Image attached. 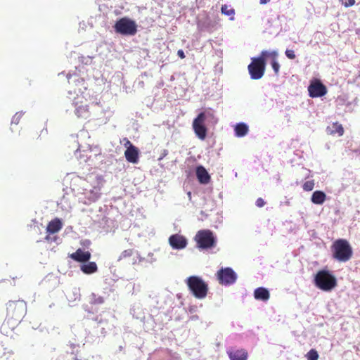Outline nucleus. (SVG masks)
I'll use <instances>...</instances> for the list:
<instances>
[{
    "label": "nucleus",
    "mask_w": 360,
    "mask_h": 360,
    "mask_svg": "<svg viewBox=\"0 0 360 360\" xmlns=\"http://www.w3.org/2000/svg\"><path fill=\"white\" fill-rule=\"evenodd\" d=\"M124 156L129 162L136 164L139 158V149L136 146L127 148L124 152Z\"/></svg>",
    "instance_id": "15"
},
{
    "label": "nucleus",
    "mask_w": 360,
    "mask_h": 360,
    "mask_svg": "<svg viewBox=\"0 0 360 360\" xmlns=\"http://www.w3.org/2000/svg\"><path fill=\"white\" fill-rule=\"evenodd\" d=\"M314 185L315 184L314 180L307 181L304 183L302 188L305 191H311L314 189Z\"/></svg>",
    "instance_id": "27"
},
{
    "label": "nucleus",
    "mask_w": 360,
    "mask_h": 360,
    "mask_svg": "<svg viewBox=\"0 0 360 360\" xmlns=\"http://www.w3.org/2000/svg\"><path fill=\"white\" fill-rule=\"evenodd\" d=\"M123 141L124 142V146L126 148V149L130 148L131 147H134V146L131 143V141L128 139L124 138L123 139Z\"/></svg>",
    "instance_id": "31"
},
{
    "label": "nucleus",
    "mask_w": 360,
    "mask_h": 360,
    "mask_svg": "<svg viewBox=\"0 0 360 360\" xmlns=\"http://www.w3.org/2000/svg\"><path fill=\"white\" fill-rule=\"evenodd\" d=\"M186 284L193 296L198 299L205 298L208 292V286L203 280L196 276H191L186 279Z\"/></svg>",
    "instance_id": "5"
},
{
    "label": "nucleus",
    "mask_w": 360,
    "mask_h": 360,
    "mask_svg": "<svg viewBox=\"0 0 360 360\" xmlns=\"http://www.w3.org/2000/svg\"><path fill=\"white\" fill-rule=\"evenodd\" d=\"M196 247L200 250H208L217 245V238L209 229H202L197 232L194 237Z\"/></svg>",
    "instance_id": "4"
},
{
    "label": "nucleus",
    "mask_w": 360,
    "mask_h": 360,
    "mask_svg": "<svg viewBox=\"0 0 360 360\" xmlns=\"http://www.w3.org/2000/svg\"><path fill=\"white\" fill-rule=\"evenodd\" d=\"M333 258L340 262H348L353 255V250L349 241L340 238L335 240L331 245Z\"/></svg>",
    "instance_id": "1"
},
{
    "label": "nucleus",
    "mask_w": 360,
    "mask_h": 360,
    "mask_svg": "<svg viewBox=\"0 0 360 360\" xmlns=\"http://www.w3.org/2000/svg\"><path fill=\"white\" fill-rule=\"evenodd\" d=\"M73 260L79 262H86L91 258V253L89 251H83L80 248L72 253L70 256Z\"/></svg>",
    "instance_id": "14"
},
{
    "label": "nucleus",
    "mask_w": 360,
    "mask_h": 360,
    "mask_svg": "<svg viewBox=\"0 0 360 360\" xmlns=\"http://www.w3.org/2000/svg\"><path fill=\"white\" fill-rule=\"evenodd\" d=\"M115 30L117 33L122 35H134L137 32L136 22L127 18H122L118 20L115 25Z\"/></svg>",
    "instance_id": "7"
},
{
    "label": "nucleus",
    "mask_w": 360,
    "mask_h": 360,
    "mask_svg": "<svg viewBox=\"0 0 360 360\" xmlns=\"http://www.w3.org/2000/svg\"><path fill=\"white\" fill-rule=\"evenodd\" d=\"M177 56H178L180 58H181V59H184V58H185V57H186V56H185V54H184V51H183V50H181V49L179 50V51H177Z\"/></svg>",
    "instance_id": "33"
},
{
    "label": "nucleus",
    "mask_w": 360,
    "mask_h": 360,
    "mask_svg": "<svg viewBox=\"0 0 360 360\" xmlns=\"http://www.w3.org/2000/svg\"><path fill=\"white\" fill-rule=\"evenodd\" d=\"M269 1H270V0H260V1H259V4H267Z\"/></svg>",
    "instance_id": "34"
},
{
    "label": "nucleus",
    "mask_w": 360,
    "mask_h": 360,
    "mask_svg": "<svg viewBox=\"0 0 360 360\" xmlns=\"http://www.w3.org/2000/svg\"><path fill=\"white\" fill-rule=\"evenodd\" d=\"M80 269L86 274H91L98 270L97 265L94 262H89L86 264L81 265Z\"/></svg>",
    "instance_id": "20"
},
{
    "label": "nucleus",
    "mask_w": 360,
    "mask_h": 360,
    "mask_svg": "<svg viewBox=\"0 0 360 360\" xmlns=\"http://www.w3.org/2000/svg\"><path fill=\"white\" fill-rule=\"evenodd\" d=\"M6 320L13 326L20 323L27 311V304L23 300L9 301L6 304Z\"/></svg>",
    "instance_id": "2"
},
{
    "label": "nucleus",
    "mask_w": 360,
    "mask_h": 360,
    "mask_svg": "<svg viewBox=\"0 0 360 360\" xmlns=\"http://www.w3.org/2000/svg\"><path fill=\"white\" fill-rule=\"evenodd\" d=\"M332 131L331 134H338L340 136H342L344 134V129L342 124L338 122H334L332 125Z\"/></svg>",
    "instance_id": "24"
},
{
    "label": "nucleus",
    "mask_w": 360,
    "mask_h": 360,
    "mask_svg": "<svg viewBox=\"0 0 360 360\" xmlns=\"http://www.w3.org/2000/svg\"><path fill=\"white\" fill-rule=\"evenodd\" d=\"M169 243L173 249L180 250L186 248L187 240L183 236L174 234L169 238Z\"/></svg>",
    "instance_id": "13"
},
{
    "label": "nucleus",
    "mask_w": 360,
    "mask_h": 360,
    "mask_svg": "<svg viewBox=\"0 0 360 360\" xmlns=\"http://www.w3.org/2000/svg\"><path fill=\"white\" fill-rule=\"evenodd\" d=\"M254 297L257 300L267 301L270 297L269 290L263 287L257 288L254 291Z\"/></svg>",
    "instance_id": "18"
},
{
    "label": "nucleus",
    "mask_w": 360,
    "mask_h": 360,
    "mask_svg": "<svg viewBox=\"0 0 360 360\" xmlns=\"http://www.w3.org/2000/svg\"><path fill=\"white\" fill-rule=\"evenodd\" d=\"M226 353L230 360H247L248 357V351L243 348L231 347L227 349Z\"/></svg>",
    "instance_id": "11"
},
{
    "label": "nucleus",
    "mask_w": 360,
    "mask_h": 360,
    "mask_svg": "<svg viewBox=\"0 0 360 360\" xmlns=\"http://www.w3.org/2000/svg\"><path fill=\"white\" fill-rule=\"evenodd\" d=\"M134 253V249H127L122 252L119 257V260L124 259L131 257Z\"/></svg>",
    "instance_id": "25"
},
{
    "label": "nucleus",
    "mask_w": 360,
    "mask_h": 360,
    "mask_svg": "<svg viewBox=\"0 0 360 360\" xmlns=\"http://www.w3.org/2000/svg\"><path fill=\"white\" fill-rule=\"evenodd\" d=\"M355 0H346L345 1H343L342 0V4L346 8L353 6L355 4Z\"/></svg>",
    "instance_id": "30"
},
{
    "label": "nucleus",
    "mask_w": 360,
    "mask_h": 360,
    "mask_svg": "<svg viewBox=\"0 0 360 360\" xmlns=\"http://www.w3.org/2000/svg\"><path fill=\"white\" fill-rule=\"evenodd\" d=\"M206 120L205 112H200L193 122V129L195 135L201 140H204L207 136V128L204 123Z\"/></svg>",
    "instance_id": "9"
},
{
    "label": "nucleus",
    "mask_w": 360,
    "mask_h": 360,
    "mask_svg": "<svg viewBox=\"0 0 360 360\" xmlns=\"http://www.w3.org/2000/svg\"><path fill=\"white\" fill-rule=\"evenodd\" d=\"M4 283V282H0V285H1Z\"/></svg>",
    "instance_id": "35"
},
{
    "label": "nucleus",
    "mask_w": 360,
    "mask_h": 360,
    "mask_svg": "<svg viewBox=\"0 0 360 360\" xmlns=\"http://www.w3.org/2000/svg\"><path fill=\"white\" fill-rule=\"evenodd\" d=\"M217 278L221 285H229L236 282L237 275L230 267L221 268L217 273Z\"/></svg>",
    "instance_id": "8"
},
{
    "label": "nucleus",
    "mask_w": 360,
    "mask_h": 360,
    "mask_svg": "<svg viewBox=\"0 0 360 360\" xmlns=\"http://www.w3.org/2000/svg\"><path fill=\"white\" fill-rule=\"evenodd\" d=\"M75 114L78 117L86 118L89 115V108L87 105H81L77 106Z\"/></svg>",
    "instance_id": "22"
},
{
    "label": "nucleus",
    "mask_w": 360,
    "mask_h": 360,
    "mask_svg": "<svg viewBox=\"0 0 360 360\" xmlns=\"http://www.w3.org/2000/svg\"><path fill=\"white\" fill-rule=\"evenodd\" d=\"M265 66L266 62L262 51L259 57L252 58V63L248 67L251 79H261L264 74Z\"/></svg>",
    "instance_id": "6"
},
{
    "label": "nucleus",
    "mask_w": 360,
    "mask_h": 360,
    "mask_svg": "<svg viewBox=\"0 0 360 360\" xmlns=\"http://www.w3.org/2000/svg\"><path fill=\"white\" fill-rule=\"evenodd\" d=\"M285 54L287 56V58L291 60H293L296 58L294 51L291 49H286Z\"/></svg>",
    "instance_id": "29"
},
{
    "label": "nucleus",
    "mask_w": 360,
    "mask_h": 360,
    "mask_svg": "<svg viewBox=\"0 0 360 360\" xmlns=\"http://www.w3.org/2000/svg\"><path fill=\"white\" fill-rule=\"evenodd\" d=\"M63 227V224L58 218L51 220L47 225L46 231L49 233L53 234L58 232Z\"/></svg>",
    "instance_id": "17"
},
{
    "label": "nucleus",
    "mask_w": 360,
    "mask_h": 360,
    "mask_svg": "<svg viewBox=\"0 0 360 360\" xmlns=\"http://www.w3.org/2000/svg\"><path fill=\"white\" fill-rule=\"evenodd\" d=\"M326 200V195L321 191H316L313 193L311 200L314 204L321 205Z\"/></svg>",
    "instance_id": "19"
},
{
    "label": "nucleus",
    "mask_w": 360,
    "mask_h": 360,
    "mask_svg": "<svg viewBox=\"0 0 360 360\" xmlns=\"http://www.w3.org/2000/svg\"><path fill=\"white\" fill-rule=\"evenodd\" d=\"M22 117V113L21 112H16L12 117L11 124H18L20 122Z\"/></svg>",
    "instance_id": "28"
},
{
    "label": "nucleus",
    "mask_w": 360,
    "mask_h": 360,
    "mask_svg": "<svg viewBox=\"0 0 360 360\" xmlns=\"http://www.w3.org/2000/svg\"><path fill=\"white\" fill-rule=\"evenodd\" d=\"M309 96L311 98L321 97L326 94V86L317 79L311 81L308 86Z\"/></svg>",
    "instance_id": "10"
},
{
    "label": "nucleus",
    "mask_w": 360,
    "mask_h": 360,
    "mask_svg": "<svg viewBox=\"0 0 360 360\" xmlns=\"http://www.w3.org/2000/svg\"><path fill=\"white\" fill-rule=\"evenodd\" d=\"M262 56H264V60L267 58L271 60V65L274 73L278 75L280 71V65L277 60L278 53L276 51H262Z\"/></svg>",
    "instance_id": "12"
},
{
    "label": "nucleus",
    "mask_w": 360,
    "mask_h": 360,
    "mask_svg": "<svg viewBox=\"0 0 360 360\" xmlns=\"http://www.w3.org/2000/svg\"><path fill=\"white\" fill-rule=\"evenodd\" d=\"M221 13L226 15L230 16V19L233 20L235 14L233 8H231L228 5H223L221 8Z\"/></svg>",
    "instance_id": "23"
},
{
    "label": "nucleus",
    "mask_w": 360,
    "mask_h": 360,
    "mask_svg": "<svg viewBox=\"0 0 360 360\" xmlns=\"http://www.w3.org/2000/svg\"><path fill=\"white\" fill-rule=\"evenodd\" d=\"M255 204L258 207H262L265 205L266 202L262 198H259L257 199Z\"/></svg>",
    "instance_id": "32"
},
{
    "label": "nucleus",
    "mask_w": 360,
    "mask_h": 360,
    "mask_svg": "<svg viewBox=\"0 0 360 360\" xmlns=\"http://www.w3.org/2000/svg\"><path fill=\"white\" fill-rule=\"evenodd\" d=\"M319 356L317 351L314 349H310L306 354L307 360H318Z\"/></svg>",
    "instance_id": "26"
},
{
    "label": "nucleus",
    "mask_w": 360,
    "mask_h": 360,
    "mask_svg": "<svg viewBox=\"0 0 360 360\" xmlns=\"http://www.w3.org/2000/svg\"><path fill=\"white\" fill-rule=\"evenodd\" d=\"M314 283L318 288L328 292L336 287L337 280L328 271L320 270L315 276Z\"/></svg>",
    "instance_id": "3"
},
{
    "label": "nucleus",
    "mask_w": 360,
    "mask_h": 360,
    "mask_svg": "<svg viewBox=\"0 0 360 360\" xmlns=\"http://www.w3.org/2000/svg\"><path fill=\"white\" fill-rule=\"evenodd\" d=\"M248 132V127L245 123H239L235 127L236 135L238 137L245 136Z\"/></svg>",
    "instance_id": "21"
},
{
    "label": "nucleus",
    "mask_w": 360,
    "mask_h": 360,
    "mask_svg": "<svg viewBox=\"0 0 360 360\" xmlns=\"http://www.w3.org/2000/svg\"><path fill=\"white\" fill-rule=\"evenodd\" d=\"M196 176L200 184H206L209 183L210 180V176L202 166H198L196 168Z\"/></svg>",
    "instance_id": "16"
}]
</instances>
